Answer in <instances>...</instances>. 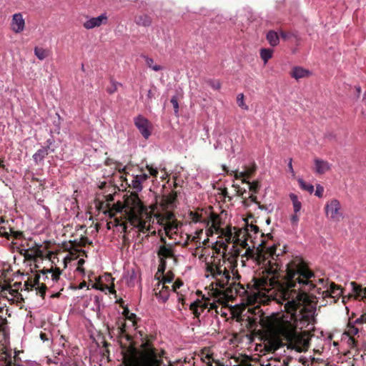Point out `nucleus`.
<instances>
[{
    "label": "nucleus",
    "instance_id": "6ab92c4d",
    "mask_svg": "<svg viewBox=\"0 0 366 366\" xmlns=\"http://www.w3.org/2000/svg\"><path fill=\"white\" fill-rule=\"evenodd\" d=\"M350 285L356 299L363 300L366 298V287L362 288L360 285L354 282H352Z\"/></svg>",
    "mask_w": 366,
    "mask_h": 366
},
{
    "label": "nucleus",
    "instance_id": "473e14b6",
    "mask_svg": "<svg viewBox=\"0 0 366 366\" xmlns=\"http://www.w3.org/2000/svg\"><path fill=\"white\" fill-rule=\"evenodd\" d=\"M129 328H134L135 329V326L132 327L131 323L128 320H125L124 322L122 323L121 325V326L119 327L121 333H122V334L127 332V331Z\"/></svg>",
    "mask_w": 366,
    "mask_h": 366
},
{
    "label": "nucleus",
    "instance_id": "f3484780",
    "mask_svg": "<svg viewBox=\"0 0 366 366\" xmlns=\"http://www.w3.org/2000/svg\"><path fill=\"white\" fill-rule=\"evenodd\" d=\"M54 152V149L49 147V146L44 147L36 151L33 155V159L36 164L42 162L45 157L51 152Z\"/></svg>",
    "mask_w": 366,
    "mask_h": 366
},
{
    "label": "nucleus",
    "instance_id": "de8ad7c7",
    "mask_svg": "<svg viewBox=\"0 0 366 366\" xmlns=\"http://www.w3.org/2000/svg\"><path fill=\"white\" fill-rule=\"evenodd\" d=\"M259 208L261 209H266L268 211V212H272L273 211V207L269 205L268 207H266L265 206H260Z\"/></svg>",
    "mask_w": 366,
    "mask_h": 366
},
{
    "label": "nucleus",
    "instance_id": "f03ea898",
    "mask_svg": "<svg viewBox=\"0 0 366 366\" xmlns=\"http://www.w3.org/2000/svg\"><path fill=\"white\" fill-rule=\"evenodd\" d=\"M286 285L297 287L298 290L308 292L310 298H331L335 301L342 295V289L328 279L320 278L317 281L311 280L314 273L309 269L303 259L296 256L283 272Z\"/></svg>",
    "mask_w": 366,
    "mask_h": 366
},
{
    "label": "nucleus",
    "instance_id": "338daca9",
    "mask_svg": "<svg viewBox=\"0 0 366 366\" xmlns=\"http://www.w3.org/2000/svg\"><path fill=\"white\" fill-rule=\"evenodd\" d=\"M44 334H41V338L42 340H44Z\"/></svg>",
    "mask_w": 366,
    "mask_h": 366
},
{
    "label": "nucleus",
    "instance_id": "9b49d317",
    "mask_svg": "<svg viewBox=\"0 0 366 366\" xmlns=\"http://www.w3.org/2000/svg\"><path fill=\"white\" fill-rule=\"evenodd\" d=\"M134 122L141 134L145 139H148L151 135V132L149 130V122L148 119L139 114L134 118Z\"/></svg>",
    "mask_w": 366,
    "mask_h": 366
},
{
    "label": "nucleus",
    "instance_id": "a211bd4d",
    "mask_svg": "<svg viewBox=\"0 0 366 366\" xmlns=\"http://www.w3.org/2000/svg\"><path fill=\"white\" fill-rule=\"evenodd\" d=\"M315 172L319 174H324L330 169V164L325 160L320 159H315Z\"/></svg>",
    "mask_w": 366,
    "mask_h": 366
},
{
    "label": "nucleus",
    "instance_id": "a18cd8bd",
    "mask_svg": "<svg viewBox=\"0 0 366 366\" xmlns=\"http://www.w3.org/2000/svg\"><path fill=\"white\" fill-rule=\"evenodd\" d=\"M210 85L214 89L216 90L219 89L221 87V84L219 81H213L210 84Z\"/></svg>",
    "mask_w": 366,
    "mask_h": 366
},
{
    "label": "nucleus",
    "instance_id": "9d476101",
    "mask_svg": "<svg viewBox=\"0 0 366 366\" xmlns=\"http://www.w3.org/2000/svg\"><path fill=\"white\" fill-rule=\"evenodd\" d=\"M46 274V278L47 279V283L49 287H56L53 292H55L56 290H58L61 284L59 283L61 279H60V274L61 271L59 268H54L51 269H48L44 273Z\"/></svg>",
    "mask_w": 366,
    "mask_h": 366
},
{
    "label": "nucleus",
    "instance_id": "603ef678",
    "mask_svg": "<svg viewBox=\"0 0 366 366\" xmlns=\"http://www.w3.org/2000/svg\"><path fill=\"white\" fill-rule=\"evenodd\" d=\"M249 189L251 190H253L254 192H256V189H257L256 184H254V183H252V184L249 183Z\"/></svg>",
    "mask_w": 366,
    "mask_h": 366
},
{
    "label": "nucleus",
    "instance_id": "4468645a",
    "mask_svg": "<svg viewBox=\"0 0 366 366\" xmlns=\"http://www.w3.org/2000/svg\"><path fill=\"white\" fill-rule=\"evenodd\" d=\"M248 229L241 228L235 231L233 243L239 245L242 248H247Z\"/></svg>",
    "mask_w": 366,
    "mask_h": 366
},
{
    "label": "nucleus",
    "instance_id": "f257e3e1",
    "mask_svg": "<svg viewBox=\"0 0 366 366\" xmlns=\"http://www.w3.org/2000/svg\"><path fill=\"white\" fill-rule=\"evenodd\" d=\"M292 258L283 265L278 255L271 254V259L265 264V272L271 275L269 280L261 279L255 283L259 295L269 297L276 296L282 299L285 309L291 314V320H282L274 327V336L268 341L267 348L275 351L284 345L298 352H305L310 345V340L306 332H298L297 327L308 325L313 320L316 307L311 300L308 292L298 290L297 287L286 285L283 272L292 262Z\"/></svg>",
    "mask_w": 366,
    "mask_h": 366
},
{
    "label": "nucleus",
    "instance_id": "3c124183",
    "mask_svg": "<svg viewBox=\"0 0 366 366\" xmlns=\"http://www.w3.org/2000/svg\"><path fill=\"white\" fill-rule=\"evenodd\" d=\"M46 288V285H42L40 287L39 292L41 293V296H43L44 295Z\"/></svg>",
    "mask_w": 366,
    "mask_h": 366
},
{
    "label": "nucleus",
    "instance_id": "bf43d9fd",
    "mask_svg": "<svg viewBox=\"0 0 366 366\" xmlns=\"http://www.w3.org/2000/svg\"><path fill=\"white\" fill-rule=\"evenodd\" d=\"M59 296V292H56L55 294L51 295V297H57Z\"/></svg>",
    "mask_w": 366,
    "mask_h": 366
},
{
    "label": "nucleus",
    "instance_id": "c9c22d12",
    "mask_svg": "<svg viewBox=\"0 0 366 366\" xmlns=\"http://www.w3.org/2000/svg\"><path fill=\"white\" fill-rule=\"evenodd\" d=\"M166 267H167V262H164L163 260H162V261L159 260V264L158 266L157 272L163 274L166 269Z\"/></svg>",
    "mask_w": 366,
    "mask_h": 366
},
{
    "label": "nucleus",
    "instance_id": "5701e85b",
    "mask_svg": "<svg viewBox=\"0 0 366 366\" xmlns=\"http://www.w3.org/2000/svg\"><path fill=\"white\" fill-rule=\"evenodd\" d=\"M142 57L144 59L146 65L153 71H159L163 69L162 66L155 64L152 58L145 55H142Z\"/></svg>",
    "mask_w": 366,
    "mask_h": 366
},
{
    "label": "nucleus",
    "instance_id": "680f3d73",
    "mask_svg": "<svg viewBox=\"0 0 366 366\" xmlns=\"http://www.w3.org/2000/svg\"><path fill=\"white\" fill-rule=\"evenodd\" d=\"M281 35L283 38H286V34L285 33L282 32Z\"/></svg>",
    "mask_w": 366,
    "mask_h": 366
},
{
    "label": "nucleus",
    "instance_id": "bb28decb",
    "mask_svg": "<svg viewBox=\"0 0 366 366\" xmlns=\"http://www.w3.org/2000/svg\"><path fill=\"white\" fill-rule=\"evenodd\" d=\"M298 182L302 189L305 190L310 194L314 192V186L312 184L307 183L301 178L298 179Z\"/></svg>",
    "mask_w": 366,
    "mask_h": 366
},
{
    "label": "nucleus",
    "instance_id": "052dcab7",
    "mask_svg": "<svg viewBox=\"0 0 366 366\" xmlns=\"http://www.w3.org/2000/svg\"><path fill=\"white\" fill-rule=\"evenodd\" d=\"M345 298H346L345 297H342V302H343L344 304H345V302H346V301H345Z\"/></svg>",
    "mask_w": 366,
    "mask_h": 366
},
{
    "label": "nucleus",
    "instance_id": "49530a36",
    "mask_svg": "<svg viewBox=\"0 0 366 366\" xmlns=\"http://www.w3.org/2000/svg\"><path fill=\"white\" fill-rule=\"evenodd\" d=\"M252 253H253V250L252 249H250V248H248L246 250V252H244V256H246L247 257H252Z\"/></svg>",
    "mask_w": 366,
    "mask_h": 366
},
{
    "label": "nucleus",
    "instance_id": "13d9d810",
    "mask_svg": "<svg viewBox=\"0 0 366 366\" xmlns=\"http://www.w3.org/2000/svg\"><path fill=\"white\" fill-rule=\"evenodd\" d=\"M84 259H81L79 260V264H83L84 263Z\"/></svg>",
    "mask_w": 366,
    "mask_h": 366
},
{
    "label": "nucleus",
    "instance_id": "2f4dec72",
    "mask_svg": "<svg viewBox=\"0 0 366 366\" xmlns=\"http://www.w3.org/2000/svg\"><path fill=\"white\" fill-rule=\"evenodd\" d=\"M132 186L137 192H141L142 190V184L140 183V182L135 177H134L132 181Z\"/></svg>",
    "mask_w": 366,
    "mask_h": 366
},
{
    "label": "nucleus",
    "instance_id": "f8f14e48",
    "mask_svg": "<svg viewBox=\"0 0 366 366\" xmlns=\"http://www.w3.org/2000/svg\"><path fill=\"white\" fill-rule=\"evenodd\" d=\"M154 295L159 302L165 303L170 294L169 287L164 285V282H157L154 288Z\"/></svg>",
    "mask_w": 366,
    "mask_h": 366
},
{
    "label": "nucleus",
    "instance_id": "7ed1b4c3",
    "mask_svg": "<svg viewBox=\"0 0 366 366\" xmlns=\"http://www.w3.org/2000/svg\"><path fill=\"white\" fill-rule=\"evenodd\" d=\"M162 353L144 341L139 348L130 345L123 351L122 363L124 366H169L163 362Z\"/></svg>",
    "mask_w": 366,
    "mask_h": 366
},
{
    "label": "nucleus",
    "instance_id": "393cba45",
    "mask_svg": "<svg viewBox=\"0 0 366 366\" xmlns=\"http://www.w3.org/2000/svg\"><path fill=\"white\" fill-rule=\"evenodd\" d=\"M290 198L292 202L295 213L299 212L301 209L302 204L299 201L297 196L292 193L290 194Z\"/></svg>",
    "mask_w": 366,
    "mask_h": 366
},
{
    "label": "nucleus",
    "instance_id": "72a5a7b5",
    "mask_svg": "<svg viewBox=\"0 0 366 366\" xmlns=\"http://www.w3.org/2000/svg\"><path fill=\"white\" fill-rule=\"evenodd\" d=\"M146 168L149 172V174L154 177H157L158 175V168L154 167L152 164H147Z\"/></svg>",
    "mask_w": 366,
    "mask_h": 366
},
{
    "label": "nucleus",
    "instance_id": "c756f323",
    "mask_svg": "<svg viewBox=\"0 0 366 366\" xmlns=\"http://www.w3.org/2000/svg\"><path fill=\"white\" fill-rule=\"evenodd\" d=\"M270 277H271V275L268 274V276L267 277H259V278H257V279L254 280V290L255 291H254V301L255 302L258 301V296L267 297V295H262V294L259 295V293L258 292L257 289V287L255 286V283L258 280H259L261 279H267V280H269L270 278ZM267 297H269L267 296ZM259 302H261V300H259Z\"/></svg>",
    "mask_w": 366,
    "mask_h": 366
},
{
    "label": "nucleus",
    "instance_id": "a878e982",
    "mask_svg": "<svg viewBox=\"0 0 366 366\" xmlns=\"http://www.w3.org/2000/svg\"><path fill=\"white\" fill-rule=\"evenodd\" d=\"M123 315L125 317V320H128L131 323L132 327L136 325V315L134 313L130 312L128 309H125Z\"/></svg>",
    "mask_w": 366,
    "mask_h": 366
},
{
    "label": "nucleus",
    "instance_id": "2eb2a0df",
    "mask_svg": "<svg viewBox=\"0 0 366 366\" xmlns=\"http://www.w3.org/2000/svg\"><path fill=\"white\" fill-rule=\"evenodd\" d=\"M358 333L359 329L352 323L348 324L346 330L343 333L344 335L348 337L347 343L352 348L356 347V340L354 336L357 335Z\"/></svg>",
    "mask_w": 366,
    "mask_h": 366
},
{
    "label": "nucleus",
    "instance_id": "7c9ffc66",
    "mask_svg": "<svg viewBox=\"0 0 366 366\" xmlns=\"http://www.w3.org/2000/svg\"><path fill=\"white\" fill-rule=\"evenodd\" d=\"M183 285V282L180 280H177L174 284L172 285V290L177 293L178 295V300L182 301V297L178 295V292H177V289H179Z\"/></svg>",
    "mask_w": 366,
    "mask_h": 366
},
{
    "label": "nucleus",
    "instance_id": "69168bd1",
    "mask_svg": "<svg viewBox=\"0 0 366 366\" xmlns=\"http://www.w3.org/2000/svg\"><path fill=\"white\" fill-rule=\"evenodd\" d=\"M237 255H239V249H237Z\"/></svg>",
    "mask_w": 366,
    "mask_h": 366
},
{
    "label": "nucleus",
    "instance_id": "423d86ee",
    "mask_svg": "<svg viewBox=\"0 0 366 366\" xmlns=\"http://www.w3.org/2000/svg\"><path fill=\"white\" fill-rule=\"evenodd\" d=\"M326 217L335 222H339L343 218L341 204L337 199L327 201L325 206Z\"/></svg>",
    "mask_w": 366,
    "mask_h": 366
},
{
    "label": "nucleus",
    "instance_id": "6e6552de",
    "mask_svg": "<svg viewBox=\"0 0 366 366\" xmlns=\"http://www.w3.org/2000/svg\"><path fill=\"white\" fill-rule=\"evenodd\" d=\"M211 222V232L213 231V229L218 234H222L224 236L225 239L227 242H233L235 231L238 230L239 229H237L236 227H229L226 230H223L219 227L217 224V219L216 217H212V219L208 222Z\"/></svg>",
    "mask_w": 366,
    "mask_h": 366
},
{
    "label": "nucleus",
    "instance_id": "412c9836",
    "mask_svg": "<svg viewBox=\"0 0 366 366\" xmlns=\"http://www.w3.org/2000/svg\"><path fill=\"white\" fill-rule=\"evenodd\" d=\"M310 71L300 66H295L293 68L291 76L295 79L304 78L310 74Z\"/></svg>",
    "mask_w": 366,
    "mask_h": 366
},
{
    "label": "nucleus",
    "instance_id": "b1692460",
    "mask_svg": "<svg viewBox=\"0 0 366 366\" xmlns=\"http://www.w3.org/2000/svg\"><path fill=\"white\" fill-rule=\"evenodd\" d=\"M273 50L271 49L262 48L259 50V55L262 59L264 64H266L269 59L272 57Z\"/></svg>",
    "mask_w": 366,
    "mask_h": 366
},
{
    "label": "nucleus",
    "instance_id": "e2e57ef3",
    "mask_svg": "<svg viewBox=\"0 0 366 366\" xmlns=\"http://www.w3.org/2000/svg\"><path fill=\"white\" fill-rule=\"evenodd\" d=\"M161 169L162 172H164V173H166V172H165V168H164V167H163L162 169Z\"/></svg>",
    "mask_w": 366,
    "mask_h": 366
},
{
    "label": "nucleus",
    "instance_id": "4c0bfd02",
    "mask_svg": "<svg viewBox=\"0 0 366 366\" xmlns=\"http://www.w3.org/2000/svg\"><path fill=\"white\" fill-rule=\"evenodd\" d=\"M323 192H324L323 187L320 184L317 185L316 190L315 192V196H317L318 197H322Z\"/></svg>",
    "mask_w": 366,
    "mask_h": 366
},
{
    "label": "nucleus",
    "instance_id": "e433bc0d",
    "mask_svg": "<svg viewBox=\"0 0 366 366\" xmlns=\"http://www.w3.org/2000/svg\"><path fill=\"white\" fill-rule=\"evenodd\" d=\"M173 277H174L172 274H167V275L163 277L162 281H159V282H164V285H165L166 283L172 282Z\"/></svg>",
    "mask_w": 366,
    "mask_h": 366
},
{
    "label": "nucleus",
    "instance_id": "79ce46f5",
    "mask_svg": "<svg viewBox=\"0 0 366 366\" xmlns=\"http://www.w3.org/2000/svg\"><path fill=\"white\" fill-rule=\"evenodd\" d=\"M290 220H291V222H292V224L293 225H297L298 222H299V217H298V216L295 214H294V215H292V216L291 217Z\"/></svg>",
    "mask_w": 366,
    "mask_h": 366
},
{
    "label": "nucleus",
    "instance_id": "a19ab883",
    "mask_svg": "<svg viewBox=\"0 0 366 366\" xmlns=\"http://www.w3.org/2000/svg\"><path fill=\"white\" fill-rule=\"evenodd\" d=\"M153 98H154V94L152 93V91L151 89H149L147 92V100H146L147 102V103L151 102Z\"/></svg>",
    "mask_w": 366,
    "mask_h": 366
},
{
    "label": "nucleus",
    "instance_id": "1a4fd4ad",
    "mask_svg": "<svg viewBox=\"0 0 366 366\" xmlns=\"http://www.w3.org/2000/svg\"><path fill=\"white\" fill-rule=\"evenodd\" d=\"M108 22V16L107 13H102L97 17L86 16V21L83 23V26L86 29H92L99 27L103 24H107Z\"/></svg>",
    "mask_w": 366,
    "mask_h": 366
},
{
    "label": "nucleus",
    "instance_id": "09e8293b",
    "mask_svg": "<svg viewBox=\"0 0 366 366\" xmlns=\"http://www.w3.org/2000/svg\"><path fill=\"white\" fill-rule=\"evenodd\" d=\"M192 219L195 222H200L202 221L201 217H199L198 214H194Z\"/></svg>",
    "mask_w": 366,
    "mask_h": 366
},
{
    "label": "nucleus",
    "instance_id": "c85d7f7f",
    "mask_svg": "<svg viewBox=\"0 0 366 366\" xmlns=\"http://www.w3.org/2000/svg\"><path fill=\"white\" fill-rule=\"evenodd\" d=\"M237 103L238 106L243 110H248L249 107L248 106L244 103V94L242 93H240L237 97Z\"/></svg>",
    "mask_w": 366,
    "mask_h": 366
},
{
    "label": "nucleus",
    "instance_id": "0eeeda50",
    "mask_svg": "<svg viewBox=\"0 0 366 366\" xmlns=\"http://www.w3.org/2000/svg\"><path fill=\"white\" fill-rule=\"evenodd\" d=\"M190 310L196 317L204 312L205 309L214 310L217 308V305L214 302H211L209 298L203 297L202 300H197L190 305Z\"/></svg>",
    "mask_w": 366,
    "mask_h": 366
},
{
    "label": "nucleus",
    "instance_id": "f704fd0d",
    "mask_svg": "<svg viewBox=\"0 0 366 366\" xmlns=\"http://www.w3.org/2000/svg\"><path fill=\"white\" fill-rule=\"evenodd\" d=\"M172 104L173 105L174 109V114H178L179 112V104L177 101V97L176 96H173L170 100Z\"/></svg>",
    "mask_w": 366,
    "mask_h": 366
},
{
    "label": "nucleus",
    "instance_id": "864d4df0",
    "mask_svg": "<svg viewBox=\"0 0 366 366\" xmlns=\"http://www.w3.org/2000/svg\"><path fill=\"white\" fill-rule=\"evenodd\" d=\"M46 143L48 144L47 146H49L50 147V145H51L54 143L53 139H47Z\"/></svg>",
    "mask_w": 366,
    "mask_h": 366
},
{
    "label": "nucleus",
    "instance_id": "5fc2aeb1",
    "mask_svg": "<svg viewBox=\"0 0 366 366\" xmlns=\"http://www.w3.org/2000/svg\"><path fill=\"white\" fill-rule=\"evenodd\" d=\"M11 232L14 234L15 238H18V237L20 235V233L19 232H14L11 230Z\"/></svg>",
    "mask_w": 366,
    "mask_h": 366
},
{
    "label": "nucleus",
    "instance_id": "c03bdc74",
    "mask_svg": "<svg viewBox=\"0 0 366 366\" xmlns=\"http://www.w3.org/2000/svg\"><path fill=\"white\" fill-rule=\"evenodd\" d=\"M292 159H290L289 160V162H288V169H289V172L292 174V175L294 177L295 175V172L293 169V167H292Z\"/></svg>",
    "mask_w": 366,
    "mask_h": 366
},
{
    "label": "nucleus",
    "instance_id": "cd10ccee",
    "mask_svg": "<svg viewBox=\"0 0 366 366\" xmlns=\"http://www.w3.org/2000/svg\"><path fill=\"white\" fill-rule=\"evenodd\" d=\"M34 54L39 60H44L47 56V51L43 48L35 47Z\"/></svg>",
    "mask_w": 366,
    "mask_h": 366
},
{
    "label": "nucleus",
    "instance_id": "8fccbe9b",
    "mask_svg": "<svg viewBox=\"0 0 366 366\" xmlns=\"http://www.w3.org/2000/svg\"><path fill=\"white\" fill-rule=\"evenodd\" d=\"M244 176H245V172H236L235 174H234V177L236 178H241V177H244Z\"/></svg>",
    "mask_w": 366,
    "mask_h": 366
},
{
    "label": "nucleus",
    "instance_id": "ddd939ff",
    "mask_svg": "<svg viewBox=\"0 0 366 366\" xmlns=\"http://www.w3.org/2000/svg\"><path fill=\"white\" fill-rule=\"evenodd\" d=\"M11 29L16 34L22 32L25 29V20L21 13H16L12 16Z\"/></svg>",
    "mask_w": 366,
    "mask_h": 366
},
{
    "label": "nucleus",
    "instance_id": "37998d69",
    "mask_svg": "<svg viewBox=\"0 0 366 366\" xmlns=\"http://www.w3.org/2000/svg\"><path fill=\"white\" fill-rule=\"evenodd\" d=\"M247 229H248V232L251 231L254 232V233H257L259 232V228L256 225L251 224L248 226Z\"/></svg>",
    "mask_w": 366,
    "mask_h": 366
},
{
    "label": "nucleus",
    "instance_id": "58836bf2",
    "mask_svg": "<svg viewBox=\"0 0 366 366\" xmlns=\"http://www.w3.org/2000/svg\"><path fill=\"white\" fill-rule=\"evenodd\" d=\"M137 179H138L140 183H143L144 182H145L148 178H149V175L147 174H138L137 176L134 177Z\"/></svg>",
    "mask_w": 366,
    "mask_h": 366
},
{
    "label": "nucleus",
    "instance_id": "ea45409f",
    "mask_svg": "<svg viewBox=\"0 0 366 366\" xmlns=\"http://www.w3.org/2000/svg\"><path fill=\"white\" fill-rule=\"evenodd\" d=\"M112 84H113L112 86L107 89V92L109 93V94H113L117 89V84H118V83L112 82Z\"/></svg>",
    "mask_w": 366,
    "mask_h": 366
},
{
    "label": "nucleus",
    "instance_id": "774afa93",
    "mask_svg": "<svg viewBox=\"0 0 366 366\" xmlns=\"http://www.w3.org/2000/svg\"><path fill=\"white\" fill-rule=\"evenodd\" d=\"M267 223L269 224L270 223V220L269 219H267Z\"/></svg>",
    "mask_w": 366,
    "mask_h": 366
},
{
    "label": "nucleus",
    "instance_id": "4d7b16f0",
    "mask_svg": "<svg viewBox=\"0 0 366 366\" xmlns=\"http://www.w3.org/2000/svg\"><path fill=\"white\" fill-rule=\"evenodd\" d=\"M356 89H357V92L358 93V94H360V92H361V89H360V86H357V87L356 88Z\"/></svg>",
    "mask_w": 366,
    "mask_h": 366
},
{
    "label": "nucleus",
    "instance_id": "20e7f679",
    "mask_svg": "<svg viewBox=\"0 0 366 366\" xmlns=\"http://www.w3.org/2000/svg\"><path fill=\"white\" fill-rule=\"evenodd\" d=\"M207 272L208 274L206 277H211L214 280L212 285L215 284L217 287L221 289L226 288L229 290L231 292L234 290L235 292H238V288H242L239 284H236V281L234 279L231 280L229 271L222 265L208 264Z\"/></svg>",
    "mask_w": 366,
    "mask_h": 366
},
{
    "label": "nucleus",
    "instance_id": "0e129e2a",
    "mask_svg": "<svg viewBox=\"0 0 366 366\" xmlns=\"http://www.w3.org/2000/svg\"><path fill=\"white\" fill-rule=\"evenodd\" d=\"M333 345H334L335 346H337V345H338V343H337V342H333Z\"/></svg>",
    "mask_w": 366,
    "mask_h": 366
},
{
    "label": "nucleus",
    "instance_id": "6e6d98bb",
    "mask_svg": "<svg viewBox=\"0 0 366 366\" xmlns=\"http://www.w3.org/2000/svg\"><path fill=\"white\" fill-rule=\"evenodd\" d=\"M86 282H83L79 285V288L82 289L83 287H86Z\"/></svg>",
    "mask_w": 366,
    "mask_h": 366
},
{
    "label": "nucleus",
    "instance_id": "4be33fe9",
    "mask_svg": "<svg viewBox=\"0 0 366 366\" xmlns=\"http://www.w3.org/2000/svg\"><path fill=\"white\" fill-rule=\"evenodd\" d=\"M266 39L272 46H276L280 42L279 36L274 31H268L266 36Z\"/></svg>",
    "mask_w": 366,
    "mask_h": 366
},
{
    "label": "nucleus",
    "instance_id": "aec40b11",
    "mask_svg": "<svg viewBox=\"0 0 366 366\" xmlns=\"http://www.w3.org/2000/svg\"><path fill=\"white\" fill-rule=\"evenodd\" d=\"M134 22L140 26L147 27L151 25V18L147 14H140L136 16L134 18Z\"/></svg>",
    "mask_w": 366,
    "mask_h": 366
},
{
    "label": "nucleus",
    "instance_id": "39448f33",
    "mask_svg": "<svg viewBox=\"0 0 366 366\" xmlns=\"http://www.w3.org/2000/svg\"><path fill=\"white\" fill-rule=\"evenodd\" d=\"M127 219L131 225L144 232L149 229L152 217L140 200L137 198L134 200V206L128 209Z\"/></svg>",
    "mask_w": 366,
    "mask_h": 366
},
{
    "label": "nucleus",
    "instance_id": "dca6fc26",
    "mask_svg": "<svg viewBox=\"0 0 366 366\" xmlns=\"http://www.w3.org/2000/svg\"><path fill=\"white\" fill-rule=\"evenodd\" d=\"M157 255L159 260L167 262V259L173 258L174 252L172 245H160L157 250Z\"/></svg>",
    "mask_w": 366,
    "mask_h": 366
}]
</instances>
